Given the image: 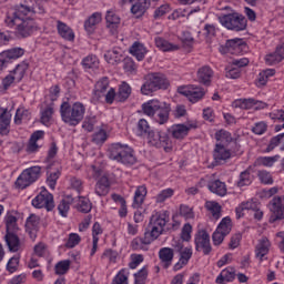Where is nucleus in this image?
<instances>
[{"mask_svg": "<svg viewBox=\"0 0 284 284\" xmlns=\"http://www.w3.org/2000/svg\"><path fill=\"white\" fill-rule=\"evenodd\" d=\"M213 156L216 163H221V161H227V159H232V151L225 145L215 144Z\"/></svg>", "mask_w": 284, "mask_h": 284, "instance_id": "28", "label": "nucleus"}, {"mask_svg": "<svg viewBox=\"0 0 284 284\" xmlns=\"http://www.w3.org/2000/svg\"><path fill=\"white\" fill-rule=\"evenodd\" d=\"M110 185L108 176L102 175L95 184V194H98V196H108V194H110Z\"/></svg>", "mask_w": 284, "mask_h": 284, "instance_id": "31", "label": "nucleus"}, {"mask_svg": "<svg viewBox=\"0 0 284 284\" xmlns=\"http://www.w3.org/2000/svg\"><path fill=\"white\" fill-rule=\"evenodd\" d=\"M199 122L196 120H189L186 123L173 124L170 129V133L173 139H185L190 134V130H196Z\"/></svg>", "mask_w": 284, "mask_h": 284, "instance_id": "14", "label": "nucleus"}, {"mask_svg": "<svg viewBox=\"0 0 284 284\" xmlns=\"http://www.w3.org/2000/svg\"><path fill=\"white\" fill-rule=\"evenodd\" d=\"M33 207L41 210L45 207L49 212L54 207V197L47 191L45 186L40 187V193L32 200Z\"/></svg>", "mask_w": 284, "mask_h": 284, "instance_id": "13", "label": "nucleus"}, {"mask_svg": "<svg viewBox=\"0 0 284 284\" xmlns=\"http://www.w3.org/2000/svg\"><path fill=\"white\" fill-rule=\"evenodd\" d=\"M146 196H148V187H145V185L138 186L134 192L133 207H141L145 202Z\"/></svg>", "mask_w": 284, "mask_h": 284, "instance_id": "34", "label": "nucleus"}, {"mask_svg": "<svg viewBox=\"0 0 284 284\" xmlns=\"http://www.w3.org/2000/svg\"><path fill=\"white\" fill-rule=\"evenodd\" d=\"M54 114V104L49 103V105L41 110V118L40 121L43 125H51L52 124V116Z\"/></svg>", "mask_w": 284, "mask_h": 284, "instance_id": "38", "label": "nucleus"}, {"mask_svg": "<svg viewBox=\"0 0 284 284\" xmlns=\"http://www.w3.org/2000/svg\"><path fill=\"white\" fill-rule=\"evenodd\" d=\"M4 223L7 227V234H13L17 230V217L10 213L4 216Z\"/></svg>", "mask_w": 284, "mask_h": 284, "instance_id": "55", "label": "nucleus"}, {"mask_svg": "<svg viewBox=\"0 0 284 284\" xmlns=\"http://www.w3.org/2000/svg\"><path fill=\"white\" fill-rule=\"evenodd\" d=\"M232 108H240V110H263L267 108V104L254 99H237L233 101Z\"/></svg>", "mask_w": 284, "mask_h": 284, "instance_id": "16", "label": "nucleus"}, {"mask_svg": "<svg viewBox=\"0 0 284 284\" xmlns=\"http://www.w3.org/2000/svg\"><path fill=\"white\" fill-rule=\"evenodd\" d=\"M268 210L272 212L273 221H283L284 219V197L276 196L268 204Z\"/></svg>", "mask_w": 284, "mask_h": 284, "instance_id": "17", "label": "nucleus"}, {"mask_svg": "<svg viewBox=\"0 0 284 284\" xmlns=\"http://www.w3.org/2000/svg\"><path fill=\"white\" fill-rule=\"evenodd\" d=\"M196 252L210 254L212 252V244L210 243V233L205 230H199L194 236Z\"/></svg>", "mask_w": 284, "mask_h": 284, "instance_id": "15", "label": "nucleus"}, {"mask_svg": "<svg viewBox=\"0 0 284 284\" xmlns=\"http://www.w3.org/2000/svg\"><path fill=\"white\" fill-rule=\"evenodd\" d=\"M271 247L272 243L267 237L260 239L255 245V258H258L261 263L267 261V254H270Z\"/></svg>", "mask_w": 284, "mask_h": 284, "instance_id": "18", "label": "nucleus"}, {"mask_svg": "<svg viewBox=\"0 0 284 284\" xmlns=\"http://www.w3.org/2000/svg\"><path fill=\"white\" fill-rule=\"evenodd\" d=\"M284 59V43L277 45L275 52L268 53L265 57V61L267 65H276V63H281Z\"/></svg>", "mask_w": 284, "mask_h": 284, "instance_id": "27", "label": "nucleus"}, {"mask_svg": "<svg viewBox=\"0 0 284 284\" xmlns=\"http://www.w3.org/2000/svg\"><path fill=\"white\" fill-rule=\"evenodd\" d=\"M106 29L112 34H119V28L121 27V17L116 14L113 9L106 11L105 14Z\"/></svg>", "mask_w": 284, "mask_h": 284, "instance_id": "19", "label": "nucleus"}, {"mask_svg": "<svg viewBox=\"0 0 284 284\" xmlns=\"http://www.w3.org/2000/svg\"><path fill=\"white\" fill-rule=\"evenodd\" d=\"M104 61L109 65H119L123 61V49L113 48L104 53Z\"/></svg>", "mask_w": 284, "mask_h": 284, "instance_id": "23", "label": "nucleus"}, {"mask_svg": "<svg viewBox=\"0 0 284 284\" xmlns=\"http://www.w3.org/2000/svg\"><path fill=\"white\" fill-rule=\"evenodd\" d=\"M246 51L247 44L240 38L227 40L225 45L220 47L222 54H243Z\"/></svg>", "mask_w": 284, "mask_h": 284, "instance_id": "12", "label": "nucleus"}, {"mask_svg": "<svg viewBox=\"0 0 284 284\" xmlns=\"http://www.w3.org/2000/svg\"><path fill=\"white\" fill-rule=\"evenodd\" d=\"M179 94L186 97L191 103H199L205 97V89L203 87L189 84L178 88Z\"/></svg>", "mask_w": 284, "mask_h": 284, "instance_id": "10", "label": "nucleus"}, {"mask_svg": "<svg viewBox=\"0 0 284 284\" xmlns=\"http://www.w3.org/2000/svg\"><path fill=\"white\" fill-rule=\"evenodd\" d=\"M121 3H132L131 6V14L135 17V19H141L145 11L148 10V0H120Z\"/></svg>", "mask_w": 284, "mask_h": 284, "instance_id": "20", "label": "nucleus"}, {"mask_svg": "<svg viewBox=\"0 0 284 284\" xmlns=\"http://www.w3.org/2000/svg\"><path fill=\"white\" fill-rule=\"evenodd\" d=\"M155 45L159 50H162V52H174V50H179L178 44H172L163 38H155Z\"/></svg>", "mask_w": 284, "mask_h": 284, "instance_id": "45", "label": "nucleus"}, {"mask_svg": "<svg viewBox=\"0 0 284 284\" xmlns=\"http://www.w3.org/2000/svg\"><path fill=\"white\" fill-rule=\"evenodd\" d=\"M209 190L217 196H225V194H227V185L219 180L211 182L209 184Z\"/></svg>", "mask_w": 284, "mask_h": 284, "instance_id": "39", "label": "nucleus"}, {"mask_svg": "<svg viewBox=\"0 0 284 284\" xmlns=\"http://www.w3.org/2000/svg\"><path fill=\"white\" fill-rule=\"evenodd\" d=\"M252 184V175H250L248 171H244L240 174V179L237 181L239 187H245V185Z\"/></svg>", "mask_w": 284, "mask_h": 284, "instance_id": "63", "label": "nucleus"}, {"mask_svg": "<svg viewBox=\"0 0 284 284\" xmlns=\"http://www.w3.org/2000/svg\"><path fill=\"white\" fill-rule=\"evenodd\" d=\"M138 132L141 136H143L144 134H149V143H151V145H156V140H152V133L150 132V124L146 122L145 119H141L138 122Z\"/></svg>", "mask_w": 284, "mask_h": 284, "instance_id": "43", "label": "nucleus"}, {"mask_svg": "<svg viewBox=\"0 0 284 284\" xmlns=\"http://www.w3.org/2000/svg\"><path fill=\"white\" fill-rule=\"evenodd\" d=\"M26 230L32 241H34V239H37V232H39V216H29L26 223Z\"/></svg>", "mask_w": 284, "mask_h": 284, "instance_id": "29", "label": "nucleus"}, {"mask_svg": "<svg viewBox=\"0 0 284 284\" xmlns=\"http://www.w3.org/2000/svg\"><path fill=\"white\" fill-rule=\"evenodd\" d=\"M110 80L108 78H102L95 83V88L93 91V101L97 103L105 97V103H109V105H112L114 103V99H116V91L114 88L109 89ZM106 92V94H105Z\"/></svg>", "mask_w": 284, "mask_h": 284, "instance_id": "7", "label": "nucleus"}, {"mask_svg": "<svg viewBox=\"0 0 284 284\" xmlns=\"http://www.w3.org/2000/svg\"><path fill=\"white\" fill-rule=\"evenodd\" d=\"M33 253L36 256H39L40 258H48L50 256V250L48 248V245L45 243L40 242L34 245Z\"/></svg>", "mask_w": 284, "mask_h": 284, "instance_id": "53", "label": "nucleus"}, {"mask_svg": "<svg viewBox=\"0 0 284 284\" xmlns=\"http://www.w3.org/2000/svg\"><path fill=\"white\" fill-rule=\"evenodd\" d=\"M128 276H130V271L128 268H122L114 276L112 284H128Z\"/></svg>", "mask_w": 284, "mask_h": 284, "instance_id": "57", "label": "nucleus"}, {"mask_svg": "<svg viewBox=\"0 0 284 284\" xmlns=\"http://www.w3.org/2000/svg\"><path fill=\"white\" fill-rule=\"evenodd\" d=\"M159 258L163 267L168 268L172 265V261H174V250L170 247H163L159 251Z\"/></svg>", "mask_w": 284, "mask_h": 284, "instance_id": "30", "label": "nucleus"}, {"mask_svg": "<svg viewBox=\"0 0 284 284\" xmlns=\"http://www.w3.org/2000/svg\"><path fill=\"white\" fill-rule=\"evenodd\" d=\"M100 176H103V170L100 168L91 165L87 169V179H89V181H97V179H100Z\"/></svg>", "mask_w": 284, "mask_h": 284, "instance_id": "56", "label": "nucleus"}, {"mask_svg": "<svg viewBox=\"0 0 284 284\" xmlns=\"http://www.w3.org/2000/svg\"><path fill=\"white\" fill-rule=\"evenodd\" d=\"M130 53L132 57H135L138 61H143L145 59V54H148V49L141 42H134L130 48Z\"/></svg>", "mask_w": 284, "mask_h": 284, "instance_id": "35", "label": "nucleus"}, {"mask_svg": "<svg viewBox=\"0 0 284 284\" xmlns=\"http://www.w3.org/2000/svg\"><path fill=\"white\" fill-rule=\"evenodd\" d=\"M235 276H236V270H234V267H226L216 277L215 283L217 284L232 283Z\"/></svg>", "mask_w": 284, "mask_h": 284, "instance_id": "33", "label": "nucleus"}, {"mask_svg": "<svg viewBox=\"0 0 284 284\" xmlns=\"http://www.w3.org/2000/svg\"><path fill=\"white\" fill-rule=\"evenodd\" d=\"M6 243L10 250V252H19L21 247V243L19 242V237L14 235V233H7Z\"/></svg>", "mask_w": 284, "mask_h": 284, "instance_id": "50", "label": "nucleus"}, {"mask_svg": "<svg viewBox=\"0 0 284 284\" xmlns=\"http://www.w3.org/2000/svg\"><path fill=\"white\" fill-rule=\"evenodd\" d=\"M37 12L42 14L44 12L43 7L40 4L34 6L32 0H24V3L8 12L4 22L9 28H16L18 37H30L39 30V27L32 19V16Z\"/></svg>", "mask_w": 284, "mask_h": 284, "instance_id": "1", "label": "nucleus"}, {"mask_svg": "<svg viewBox=\"0 0 284 284\" xmlns=\"http://www.w3.org/2000/svg\"><path fill=\"white\" fill-rule=\"evenodd\" d=\"M111 129L108 124H101L95 129L93 133L92 141L95 145H103L110 136Z\"/></svg>", "mask_w": 284, "mask_h": 284, "instance_id": "21", "label": "nucleus"}, {"mask_svg": "<svg viewBox=\"0 0 284 284\" xmlns=\"http://www.w3.org/2000/svg\"><path fill=\"white\" fill-rule=\"evenodd\" d=\"M59 94H61V89L59 88V85H52L45 93V100L54 103V101L59 99Z\"/></svg>", "mask_w": 284, "mask_h": 284, "instance_id": "59", "label": "nucleus"}, {"mask_svg": "<svg viewBox=\"0 0 284 284\" xmlns=\"http://www.w3.org/2000/svg\"><path fill=\"white\" fill-rule=\"evenodd\" d=\"M60 116L67 125L77 126L85 116V105L81 102H62L60 106Z\"/></svg>", "mask_w": 284, "mask_h": 284, "instance_id": "3", "label": "nucleus"}, {"mask_svg": "<svg viewBox=\"0 0 284 284\" xmlns=\"http://www.w3.org/2000/svg\"><path fill=\"white\" fill-rule=\"evenodd\" d=\"M192 224L185 223L181 230V240L189 243L192 241Z\"/></svg>", "mask_w": 284, "mask_h": 284, "instance_id": "61", "label": "nucleus"}, {"mask_svg": "<svg viewBox=\"0 0 284 284\" xmlns=\"http://www.w3.org/2000/svg\"><path fill=\"white\" fill-rule=\"evenodd\" d=\"M276 74V71L274 69H266L262 72H260L258 78H257V87L262 88L263 85H267V82L272 77Z\"/></svg>", "mask_w": 284, "mask_h": 284, "instance_id": "49", "label": "nucleus"}, {"mask_svg": "<svg viewBox=\"0 0 284 284\" xmlns=\"http://www.w3.org/2000/svg\"><path fill=\"white\" fill-rule=\"evenodd\" d=\"M247 28V19L242 14H236L233 24L229 23V30H235V32H241Z\"/></svg>", "mask_w": 284, "mask_h": 284, "instance_id": "41", "label": "nucleus"}, {"mask_svg": "<svg viewBox=\"0 0 284 284\" xmlns=\"http://www.w3.org/2000/svg\"><path fill=\"white\" fill-rule=\"evenodd\" d=\"M237 219H243L245 214H252L256 221L263 219V211H261V204L254 200L242 202L236 209Z\"/></svg>", "mask_w": 284, "mask_h": 284, "instance_id": "8", "label": "nucleus"}, {"mask_svg": "<svg viewBox=\"0 0 284 284\" xmlns=\"http://www.w3.org/2000/svg\"><path fill=\"white\" fill-rule=\"evenodd\" d=\"M170 82L165 75L160 73H150L145 77L144 83L141 87V94L144 97H152L159 90H168Z\"/></svg>", "mask_w": 284, "mask_h": 284, "instance_id": "6", "label": "nucleus"}, {"mask_svg": "<svg viewBox=\"0 0 284 284\" xmlns=\"http://www.w3.org/2000/svg\"><path fill=\"white\" fill-rule=\"evenodd\" d=\"M123 68L126 74H136V63H134L132 59H124Z\"/></svg>", "mask_w": 284, "mask_h": 284, "instance_id": "64", "label": "nucleus"}, {"mask_svg": "<svg viewBox=\"0 0 284 284\" xmlns=\"http://www.w3.org/2000/svg\"><path fill=\"white\" fill-rule=\"evenodd\" d=\"M57 30H58V33L60 34V37L62 39H64V41H73L74 40V37H75L74 31L72 30V28H70L64 22L58 21Z\"/></svg>", "mask_w": 284, "mask_h": 284, "instance_id": "32", "label": "nucleus"}, {"mask_svg": "<svg viewBox=\"0 0 284 284\" xmlns=\"http://www.w3.org/2000/svg\"><path fill=\"white\" fill-rule=\"evenodd\" d=\"M165 225H168V215L165 212H153L148 229L144 233V243L150 245L154 243L163 232H165Z\"/></svg>", "mask_w": 284, "mask_h": 284, "instance_id": "4", "label": "nucleus"}, {"mask_svg": "<svg viewBox=\"0 0 284 284\" xmlns=\"http://www.w3.org/2000/svg\"><path fill=\"white\" fill-rule=\"evenodd\" d=\"M78 210L84 213L90 212L92 210V203H90V199L80 197L78 202Z\"/></svg>", "mask_w": 284, "mask_h": 284, "instance_id": "62", "label": "nucleus"}, {"mask_svg": "<svg viewBox=\"0 0 284 284\" xmlns=\"http://www.w3.org/2000/svg\"><path fill=\"white\" fill-rule=\"evenodd\" d=\"M11 121L12 114L8 112V109L0 108V134L6 135L10 132Z\"/></svg>", "mask_w": 284, "mask_h": 284, "instance_id": "25", "label": "nucleus"}, {"mask_svg": "<svg viewBox=\"0 0 284 284\" xmlns=\"http://www.w3.org/2000/svg\"><path fill=\"white\" fill-rule=\"evenodd\" d=\"M26 54V50L21 48H11L0 52V71L6 70L10 63H14Z\"/></svg>", "mask_w": 284, "mask_h": 284, "instance_id": "11", "label": "nucleus"}, {"mask_svg": "<svg viewBox=\"0 0 284 284\" xmlns=\"http://www.w3.org/2000/svg\"><path fill=\"white\" fill-rule=\"evenodd\" d=\"M70 265H72V262L70 260H63L55 264L54 272L58 276H63V274H68L70 271Z\"/></svg>", "mask_w": 284, "mask_h": 284, "instance_id": "52", "label": "nucleus"}, {"mask_svg": "<svg viewBox=\"0 0 284 284\" xmlns=\"http://www.w3.org/2000/svg\"><path fill=\"white\" fill-rule=\"evenodd\" d=\"M278 161H281V155L260 156L256 159L255 164L263 168H274V164L278 163Z\"/></svg>", "mask_w": 284, "mask_h": 284, "instance_id": "42", "label": "nucleus"}, {"mask_svg": "<svg viewBox=\"0 0 284 284\" xmlns=\"http://www.w3.org/2000/svg\"><path fill=\"white\" fill-rule=\"evenodd\" d=\"M215 140L216 145L229 146L230 143L234 141V138H232V133H230V131L219 130L217 132H215Z\"/></svg>", "mask_w": 284, "mask_h": 284, "instance_id": "36", "label": "nucleus"}, {"mask_svg": "<svg viewBox=\"0 0 284 284\" xmlns=\"http://www.w3.org/2000/svg\"><path fill=\"white\" fill-rule=\"evenodd\" d=\"M196 79L202 85H211L212 79H214V70L210 67H202L197 70Z\"/></svg>", "mask_w": 284, "mask_h": 284, "instance_id": "24", "label": "nucleus"}, {"mask_svg": "<svg viewBox=\"0 0 284 284\" xmlns=\"http://www.w3.org/2000/svg\"><path fill=\"white\" fill-rule=\"evenodd\" d=\"M190 258H192V246L180 250V260L179 263L175 264L174 270H181L183 265H187Z\"/></svg>", "mask_w": 284, "mask_h": 284, "instance_id": "37", "label": "nucleus"}, {"mask_svg": "<svg viewBox=\"0 0 284 284\" xmlns=\"http://www.w3.org/2000/svg\"><path fill=\"white\" fill-rule=\"evenodd\" d=\"M205 209L207 210V212H210V214H212L213 219H215L216 221L221 219V204H219L217 202L207 201L205 203Z\"/></svg>", "mask_w": 284, "mask_h": 284, "instance_id": "51", "label": "nucleus"}, {"mask_svg": "<svg viewBox=\"0 0 284 284\" xmlns=\"http://www.w3.org/2000/svg\"><path fill=\"white\" fill-rule=\"evenodd\" d=\"M30 119H31L30 111H28V109L23 106H20L16 111L13 121L16 125H21V123H28Z\"/></svg>", "mask_w": 284, "mask_h": 284, "instance_id": "40", "label": "nucleus"}, {"mask_svg": "<svg viewBox=\"0 0 284 284\" xmlns=\"http://www.w3.org/2000/svg\"><path fill=\"white\" fill-rule=\"evenodd\" d=\"M130 94H132V87L128 84V82H122L119 85V90L116 93L118 101H128L130 99Z\"/></svg>", "mask_w": 284, "mask_h": 284, "instance_id": "46", "label": "nucleus"}, {"mask_svg": "<svg viewBox=\"0 0 284 284\" xmlns=\"http://www.w3.org/2000/svg\"><path fill=\"white\" fill-rule=\"evenodd\" d=\"M109 156L112 161H118V163H123L124 165H134L136 163L132 148L119 142L110 145Z\"/></svg>", "mask_w": 284, "mask_h": 284, "instance_id": "5", "label": "nucleus"}, {"mask_svg": "<svg viewBox=\"0 0 284 284\" xmlns=\"http://www.w3.org/2000/svg\"><path fill=\"white\" fill-rule=\"evenodd\" d=\"M180 216L186 221H196V212H194V207L182 204L180 205Z\"/></svg>", "mask_w": 284, "mask_h": 284, "instance_id": "47", "label": "nucleus"}, {"mask_svg": "<svg viewBox=\"0 0 284 284\" xmlns=\"http://www.w3.org/2000/svg\"><path fill=\"white\" fill-rule=\"evenodd\" d=\"M91 236H92V248L90 256H94L97 254V250H99V241H101V236H103V226L95 222L91 229Z\"/></svg>", "mask_w": 284, "mask_h": 284, "instance_id": "22", "label": "nucleus"}, {"mask_svg": "<svg viewBox=\"0 0 284 284\" xmlns=\"http://www.w3.org/2000/svg\"><path fill=\"white\" fill-rule=\"evenodd\" d=\"M142 112L154 119L160 125L168 123L170 119V104L158 99L149 100L142 104Z\"/></svg>", "mask_w": 284, "mask_h": 284, "instance_id": "2", "label": "nucleus"}, {"mask_svg": "<svg viewBox=\"0 0 284 284\" xmlns=\"http://www.w3.org/2000/svg\"><path fill=\"white\" fill-rule=\"evenodd\" d=\"M237 13H229V14H223L219 17V21L221 26L230 30L229 23L233 26L234 20L236 19Z\"/></svg>", "mask_w": 284, "mask_h": 284, "instance_id": "60", "label": "nucleus"}, {"mask_svg": "<svg viewBox=\"0 0 284 284\" xmlns=\"http://www.w3.org/2000/svg\"><path fill=\"white\" fill-rule=\"evenodd\" d=\"M28 68L29 65L27 62H21L11 71L12 75L16 79V83H20V81H23V77H26Z\"/></svg>", "mask_w": 284, "mask_h": 284, "instance_id": "44", "label": "nucleus"}, {"mask_svg": "<svg viewBox=\"0 0 284 284\" xmlns=\"http://www.w3.org/2000/svg\"><path fill=\"white\" fill-rule=\"evenodd\" d=\"M99 58L94 54H89L82 60V65L84 70H97L100 65Z\"/></svg>", "mask_w": 284, "mask_h": 284, "instance_id": "48", "label": "nucleus"}, {"mask_svg": "<svg viewBox=\"0 0 284 284\" xmlns=\"http://www.w3.org/2000/svg\"><path fill=\"white\" fill-rule=\"evenodd\" d=\"M39 176H41V168L40 166H32L24 170L16 181V185L20 190H26L29 185H32Z\"/></svg>", "mask_w": 284, "mask_h": 284, "instance_id": "9", "label": "nucleus"}, {"mask_svg": "<svg viewBox=\"0 0 284 284\" xmlns=\"http://www.w3.org/2000/svg\"><path fill=\"white\" fill-rule=\"evenodd\" d=\"M216 230L227 236L232 232V219L230 216L223 217Z\"/></svg>", "mask_w": 284, "mask_h": 284, "instance_id": "54", "label": "nucleus"}, {"mask_svg": "<svg viewBox=\"0 0 284 284\" xmlns=\"http://www.w3.org/2000/svg\"><path fill=\"white\" fill-rule=\"evenodd\" d=\"M174 196V190L164 189L155 196V203H165L168 199H172Z\"/></svg>", "mask_w": 284, "mask_h": 284, "instance_id": "58", "label": "nucleus"}, {"mask_svg": "<svg viewBox=\"0 0 284 284\" xmlns=\"http://www.w3.org/2000/svg\"><path fill=\"white\" fill-rule=\"evenodd\" d=\"M103 21V16L100 12L93 13L84 22V30L88 34H94V30H97V26Z\"/></svg>", "mask_w": 284, "mask_h": 284, "instance_id": "26", "label": "nucleus"}]
</instances>
